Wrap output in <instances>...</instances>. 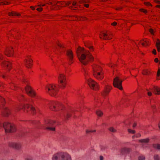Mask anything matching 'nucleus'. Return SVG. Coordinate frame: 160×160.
Listing matches in <instances>:
<instances>
[{
  "instance_id": "3c124183",
  "label": "nucleus",
  "mask_w": 160,
  "mask_h": 160,
  "mask_svg": "<svg viewBox=\"0 0 160 160\" xmlns=\"http://www.w3.org/2000/svg\"><path fill=\"white\" fill-rule=\"evenodd\" d=\"M100 160H103V157L102 156H100Z\"/></svg>"
},
{
  "instance_id": "2eb2a0df",
  "label": "nucleus",
  "mask_w": 160,
  "mask_h": 160,
  "mask_svg": "<svg viewBox=\"0 0 160 160\" xmlns=\"http://www.w3.org/2000/svg\"><path fill=\"white\" fill-rule=\"evenodd\" d=\"M67 55L69 58V63L71 64L72 63V61L73 59V55L72 52L70 50H68L67 52Z\"/></svg>"
},
{
  "instance_id": "e2e57ef3",
  "label": "nucleus",
  "mask_w": 160,
  "mask_h": 160,
  "mask_svg": "<svg viewBox=\"0 0 160 160\" xmlns=\"http://www.w3.org/2000/svg\"><path fill=\"white\" fill-rule=\"evenodd\" d=\"M5 75H2V77L4 78H5Z\"/></svg>"
},
{
  "instance_id": "ea45409f",
  "label": "nucleus",
  "mask_w": 160,
  "mask_h": 160,
  "mask_svg": "<svg viewBox=\"0 0 160 160\" xmlns=\"http://www.w3.org/2000/svg\"><path fill=\"white\" fill-rule=\"evenodd\" d=\"M70 114L69 113H67L66 116H65V117L67 119L68 118L70 117Z\"/></svg>"
},
{
  "instance_id": "9b49d317",
  "label": "nucleus",
  "mask_w": 160,
  "mask_h": 160,
  "mask_svg": "<svg viewBox=\"0 0 160 160\" xmlns=\"http://www.w3.org/2000/svg\"><path fill=\"white\" fill-rule=\"evenodd\" d=\"M8 146L17 150H19L21 148V145L20 143L10 142L8 143Z\"/></svg>"
},
{
  "instance_id": "69168bd1",
  "label": "nucleus",
  "mask_w": 160,
  "mask_h": 160,
  "mask_svg": "<svg viewBox=\"0 0 160 160\" xmlns=\"http://www.w3.org/2000/svg\"><path fill=\"white\" fill-rule=\"evenodd\" d=\"M128 132H130V129H128Z\"/></svg>"
},
{
  "instance_id": "f704fd0d",
  "label": "nucleus",
  "mask_w": 160,
  "mask_h": 160,
  "mask_svg": "<svg viewBox=\"0 0 160 160\" xmlns=\"http://www.w3.org/2000/svg\"><path fill=\"white\" fill-rule=\"evenodd\" d=\"M101 149L102 151H103L106 148V147L105 146L102 145L100 146Z\"/></svg>"
},
{
  "instance_id": "a18cd8bd",
  "label": "nucleus",
  "mask_w": 160,
  "mask_h": 160,
  "mask_svg": "<svg viewBox=\"0 0 160 160\" xmlns=\"http://www.w3.org/2000/svg\"><path fill=\"white\" fill-rule=\"evenodd\" d=\"M36 9L38 11H41L42 10V8H37Z\"/></svg>"
},
{
  "instance_id": "4be33fe9",
  "label": "nucleus",
  "mask_w": 160,
  "mask_h": 160,
  "mask_svg": "<svg viewBox=\"0 0 160 160\" xmlns=\"http://www.w3.org/2000/svg\"><path fill=\"white\" fill-rule=\"evenodd\" d=\"M157 41L156 42V46L157 50L158 52L160 51V41L158 39H157Z\"/></svg>"
},
{
  "instance_id": "c756f323",
  "label": "nucleus",
  "mask_w": 160,
  "mask_h": 160,
  "mask_svg": "<svg viewBox=\"0 0 160 160\" xmlns=\"http://www.w3.org/2000/svg\"><path fill=\"white\" fill-rule=\"evenodd\" d=\"M154 160H160V157L158 155H155L154 156Z\"/></svg>"
},
{
  "instance_id": "4468645a",
  "label": "nucleus",
  "mask_w": 160,
  "mask_h": 160,
  "mask_svg": "<svg viewBox=\"0 0 160 160\" xmlns=\"http://www.w3.org/2000/svg\"><path fill=\"white\" fill-rule=\"evenodd\" d=\"M23 108H24L25 109H30L31 110L32 112H33V113H34V111L35 110L34 108L32 106L28 104L26 105L25 106H22V108H17V109L18 110L20 109Z\"/></svg>"
},
{
  "instance_id": "1a4fd4ad",
  "label": "nucleus",
  "mask_w": 160,
  "mask_h": 160,
  "mask_svg": "<svg viewBox=\"0 0 160 160\" xmlns=\"http://www.w3.org/2000/svg\"><path fill=\"white\" fill-rule=\"evenodd\" d=\"M49 106L50 109L53 111H57V107H61L62 108L63 107L62 104L53 101L49 103Z\"/></svg>"
},
{
  "instance_id": "052dcab7",
  "label": "nucleus",
  "mask_w": 160,
  "mask_h": 160,
  "mask_svg": "<svg viewBox=\"0 0 160 160\" xmlns=\"http://www.w3.org/2000/svg\"><path fill=\"white\" fill-rule=\"evenodd\" d=\"M31 8L32 9H33V10H34V9H35V8H34V7H31Z\"/></svg>"
},
{
  "instance_id": "cd10ccee",
  "label": "nucleus",
  "mask_w": 160,
  "mask_h": 160,
  "mask_svg": "<svg viewBox=\"0 0 160 160\" xmlns=\"http://www.w3.org/2000/svg\"><path fill=\"white\" fill-rule=\"evenodd\" d=\"M96 113L99 116H101L102 114V112L100 111H97L96 112Z\"/></svg>"
},
{
  "instance_id": "e433bc0d",
  "label": "nucleus",
  "mask_w": 160,
  "mask_h": 160,
  "mask_svg": "<svg viewBox=\"0 0 160 160\" xmlns=\"http://www.w3.org/2000/svg\"><path fill=\"white\" fill-rule=\"evenodd\" d=\"M147 91H148L147 94L149 96H151V95H152V92L150 91H149L148 90V89L147 90Z\"/></svg>"
},
{
  "instance_id": "c85d7f7f",
  "label": "nucleus",
  "mask_w": 160,
  "mask_h": 160,
  "mask_svg": "<svg viewBox=\"0 0 160 160\" xmlns=\"http://www.w3.org/2000/svg\"><path fill=\"white\" fill-rule=\"evenodd\" d=\"M145 158V157L142 155H140L138 157V160H144Z\"/></svg>"
},
{
  "instance_id": "aec40b11",
  "label": "nucleus",
  "mask_w": 160,
  "mask_h": 160,
  "mask_svg": "<svg viewBox=\"0 0 160 160\" xmlns=\"http://www.w3.org/2000/svg\"><path fill=\"white\" fill-rule=\"evenodd\" d=\"M32 60L29 58L28 59H26L25 62L26 67L28 68H30L32 65Z\"/></svg>"
},
{
  "instance_id": "393cba45",
  "label": "nucleus",
  "mask_w": 160,
  "mask_h": 160,
  "mask_svg": "<svg viewBox=\"0 0 160 160\" xmlns=\"http://www.w3.org/2000/svg\"><path fill=\"white\" fill-rule=\"evenodd\" d=\"M85 46L87 47H88V48H89L90 50H93V47L91 46V42H88V43H87L85 44Z\"/></svg>"
},
{
  "instance_id": "09e8293b",
  "label": "nucleus",
  "mask_w": 160,
  "mask_h": 160,
  "mask_svg": "<svg viewBox=\"0 0 160 160\" xmlns=\"http://www.w3.org/2000/svg\"><path fill=\"white\" fill-rule=\"evenodd\" d=\"M137 124L136 122H134L132 125V127L134 128H135Z\"/></svg>"
},
{
  "instance_id": "72a5a7b5",
  "label": "nucleus",
  "mask_w": 160,
  "mask_h": 160,
  "mask_svg": "<svg viewBox=\"0 0 160 160\" xmlns=\"http://www.w3.org/2000/svg\"><path fill=\"white\" fill-rule=\"evenodd\" d=\"M140 134L139 133H138V134H137V135H134L132 136V138L133 139H134L135 138V137L138 138V137H140Z\"/></svg>"
},
{
  "instance_id": "a211bd4d",
  "label": "nucleus",
  "mask_w": 160,
  "mask_h": 160,
  "mask_svg": "<svg viewBox=\"0 0 160 160\" xmlns=\"http://www.w3.org/2000/svg\"><path fill=\"white\" fill-rule=\"evenodd\" d=\"M129 152V149L126 147L122 148L120 151L121 154L122 155H125L128 154Z\"/></svg>"
},
{
  "instance_id": "8fccbe9b",
  "label": "nucleus",
  "mask_w": 160,
  "mask_h": 160,
  "mask_svg": "<svg viewBox=\"0 0 160 160\" xmlns=\"http://www.w3.org/2000/svg\"><path fill=\"white\" fill-rule=\"evenodd\" d=\"M152 52L154 54H156V50L155 49L153 50V51Z\"/></svg>"
},
{
  "instance_id": "dca6fc26",
  "label": "nucleus",
  "mask_w": 160,
  "mask_h": 160,
  "mask_svg": "<svg viewBox=\"0 0 160 160\" xmlns=\"http://www.w3.org/2000/svg\"><path fill=\"white\" fill-rule=\"evenodd\" d=\"M151 89L155 94H160V88L154 86L153 88H151Z\"/></svg>"
},
{
  "instance_id": "774afa93",
  "label": "nucleus",
  "mask_w": 160,
  "mask_h": 160,
  "mask_svg": "<svg viewBox=\"0 0 160 160\" xmlns=\"http://www.w3.org/2000/svg\"><path fill=\"white\" fill-rule=\"evenodd\" d=\"M13 160V159H11V160Z\"/></svg>"
},
{
  "instance_id": "f257e3e1",
  "label": "nucleus",
  "mask_w": 160,
  "mask_h": 160,
  "mask_svg": "<svg viewBox=\"0 0 160 160\" xmlns=\"http://www.w3.org/2000/svg\"><path fill=\"white\" fill-rule=\"evenodd\" d=\"M77 56L80 62L84 65H86L89 60H93V58L88 51L83 52V49L79 48L77 50Z\"/></svg>"
},
{
  "instance_id": "4d7b16f0",
  "label": "nucleus",
  "mask_w": 160,
  "mask_h": 160,
  "mask_svg": "<svg viewBox=\"0 0 160 160\" xmlns=\"http://www.w3.org/2000/svg\"><path fill=\"white\" fill-rule=\"evenodd\" d=\"M142 41H143L144 42L146 43V45H148V42L147 41H144V40H142Z\"/></svg>"
},
{
  "instance_id": "f03ea898",
  "label": "nucleus",
  "mask_w": 160,
  "mask_h": 160,
  "mask_svg": "<svg viewBox=\"0 0 160 160\" xmlns=\"http://www.w3.org/2000/svg\"><path fill=\"white\" fill-rule=\"evenodd\" d=\"M93 74L97 79L99 80L102 79L104 77L103 73L101 67L98 65L94 64L92 65Z\"/></svg>"
},
{
  "instance_id": "79ce46f5",
  "label": "nucleus",
  "mask_w": 160,
  "mask_h": 160,
  "mask_svg": "<svg viewBox=\"0 0 160 160\" xmlns=\"http://www.w3.org/2000/svg\"><path fill=\"white\" fill-rule=\"evenodd\" d=\"M157 75L158 76H159L160 75V69L159 68H158V69Z\"/></svg>"
},
{
  "instance_id": "0e129e2a",
  "label": "nucleus",
  "mask_w": 160,
  "mask_h": 160,
  "mask_svg": "<svg viewBox=\"0 0 160 160\" xmlns=\"http://www.w3.org/2000/svg\"><path fill=\"white\" fill-rule=\"evenodd\" d=\"M158 127L160 129V124H159L158 125Z\"/></svg>"
},
{
  "instance_id": "423d86ee",
  "label": "nucleus",
  "mask_w": 160,
  "mask_h": 160,
  "mask_svg": "<svg viewBox=\"0 0 160 160\" xmlns=\"http://www.w3.org/2000/svg\"><path fill=\"white\" fill-rule=\"evenodd\" d=\"M55 124V122L54 121L48 120L45 121V126L44 127L48 130L54 131L55 130V128L54 127H52L54 126Z\"/></svg>"
},
{
  "instance_id": "864d4df0",
  "label": "nucleus",
  "mask_w": 160,
  "mask_h": 160,
  "mask_svg": "<svg viewBox=\"0 0 160 160\" xmlns=\"http://www.w3.org/2000/svg\"><path fill=\"white\" fill-rule=\"evenodd\" d=\"M58 46L59 47H61H61H63V46H62V45L61 44H60L58 43Z\"/></svg>"
},
{
  "instance_id": "ddd939ff",
  "label": "nucleus",
  "mask_w": 160,
  "mask_h": 160,
  "mask_svg": "<svg viewBox=\"0 0 160 160\" xmlns=\"http://www.w3.org/2000/svg\"><path fill=\"white\" fill-rule=\"evenodd\" d=\"M112 88V87L109 85H106L104 91L102 93V95L105 96L108 94Z\"/></svg>"
},
{
  "instance_id": "412c9836",
  "label": "nucleus",
  "mask_w": 160,
  "mask_h": 160,
  "mask_svg": "<svg viewBox=\"0 0 160 160\" xmlns=\"http://www.w3.org/2000/svg\"><path fill=\"white\" fill-rule=\"evenodd\" d=\"M107 34L103 32L102 35H101L100 38L105 40L110 39V38L109 37H107Z\"/></svg>"
},
{
  "instance_id": "5fc2aeb1",
  "label": "nucleus",
  "mask_w": 160,
  "mask_h": 160,
  "mask_svg": "<svg viewBox=\"0 0 160 160\" xmlns=\"http://www.w3.org/2000/svg\"><path fill=\"white\" fill-rule=\"evenodd\" d=\"M155 61L156 62H158V58H156L155 59Z\"/></svg>"
},
{
  "instance_id": "5701e85b",
  "label": "nucleus",
  "mask_w": 160,
  "mask_h": 160,
  "mask_svg": "<svg viewBox=\"0 0 160 160\" xmlns=\"http://www.w3.org/2000/svg\"><path fill=\"white\" fill-rule=\"evenodd\" d=\"M8 15L10 16H19L20 15V14L19 13H18L16 12L12 11L11 12H9L8 13Z\"/></svg>"
},
{
  "instance_id": "6e6d98bb",
  "label": "nucleus",
  "mask_w": 160,
  "mask_h": 160,
  "mask_svg": "<svg viewBox=\"0 0 160 160\" xmlns=\"http://www.w3.org/2000/svg\"><path fill=\"white\" fill-rule=\"evenodd\" d=\"M141 43V44L143 46H145V43L144 42L142 43L141 42V41H140V42H139V43Z\"/></svg>"
},
{
  "instance_id": "4c0bfd02",
  "label": "nucleus",
  "mask_w": 160,
  "mask_h": 160,
  "mask_svg": "<svg viewBox=\"0 0 160 160\" xmlns=\"http://www.w3.org/2000/svg\"><path fill=\"white\" fill-rule=\"evenodd\" d=\"M140 11L143 12L145 13H146L147 12L146 10H145V9H142V8L141 9H140Z\"/></svg>"
},
{
  "instance_id": "7ed1b4c3",
  "label": "nucleus",
  "mask_w": 160,
  "mask_h": 160,
  "mask_svg": "<svg viewBox=\"0 0 160 160\" xmlns=\"http://www.w3.org/2000/svg\"><path fill=\"white\" fill-rule=\"evenodd\" d=\"M52 160H71V157L66 152H59L54 155Z\"/></svg>"
},
{
  "instance_id": "bb28decb",
  "label": "nucleus",
  "mask_w": 160,
  "mask_h": 160,
  "mask_svg": "<svg viewBox=\"0 0 160 160\" xmlns=\"http://www.w3.org/2000/svg\"><path fill=\"white\" fill-rule=\"evenodd\" d=\"M149 139L148 138L139 140V142L141 143H147L149 142Z\"/></svg>"
},
{
  "instance_id": "603ef678",
  "label": "nucleus",
  "mask_w": 160,
  "mask_h": 160,
  "mask_svg": "<svg viewBox=\"0 0 160 160\" xmlns=\"http://www.w3.org/2000/svg\"><path fill=\"white\" fill-rule=\"evenodd\" d=\"M131 133H134L135 132V131L134 130H132L131 129Z\"/></svg>"
},
{
  "instance_id": "6e6552de",
  "label": "nucleus",
  "mask_w": 160,
  "mask_h": 160,
  "mask_svg": "<svg viewBox=\"0 0 160 160\" xmlns=\"http://www.w3.org/2000/svg\"><path fill=\"white\" fill-rule=\"evenodd\" d=\"M122 81L118 77H116L114 79L113 82V85L115 87L117 88L120 90H122Z\"/></svg>"
},
{
  "instance_id": "f3484780",
  "label": "nucleus",
  "mask_w": 160,
  "mask_h": 160,
  "mask_svg": "<svg viewBox=\"0 0 160 160\" xmlns=\"http://www.w3.org/2000/svg\"><path fill=\"white\" fill-rule=\"evenodd\" d=\"M2 114L5 116H8L10 113V110L7 107H4L2 111Z\"/></svg>"
},
{
  "instance_id": "0eeeda50",
  "label": "nucleus",
  "mask_w": 160,
  "mask_h": 160,
  "mask_svg": "<svg viewBox=\"0 0 160 160\" xmlns=\"http://www.w3.org/2000/svg\"><path fill=\"white\" fill-rule=\"evenodd\" d=\"M86 79L88 84L91 88L95 90L98 89V85L96 82L91 78L88 79L86 78Z\"/></svg>"
},
{
  "instance_id": "338daca9",
  "label": "nucleus",
  "mask_w": 160,
  "mask_h": 160,
  "mask_svg": "<svg viewBox=\"0 0 160 160\" xmlns=\"http://www.w3.org/2000/svg\"><path fill=\"white\" fill-rule=\"evenodd\" d=\"M72 6H70L69 8H72Z\"/></svg>"
},
{
  "instance_id": "c03bdc74",
  "label": "nucleus",
  "mask_w": 160,
  "mask_h": 160,
  "mask_svg": "<svg viewBox=\"0 0 160 160\" xmlns=\"http://www.w3.org/2000/svg\"><path fill=\"white\" fill-rule=\"evenodd\" d=\"M145 4L147 6H152L151 4H150V3H149V2H145Z\"/></svg>"
},
{
  "instance_id": "13d9d810",
  "label": "nucleus",
  "mask_w": 160,
  "mask_h": 160,
  "mask_svg": "<svg viewBox=\"0 0 160 160\" xmlns=\"http://www.w3.org/2000/svg\"><path fill=\"white\" fill-rule=\"evenodd\" d=\"M71 3V2H69L67 3L66 5L67 6H69V5Z\"/></svg>"
},
{
  "instance_id": "bf43d9fd",
  "label": "nucleus",
  "mask_w": 160,
  "mask_h": 160,
  "mask_svg": "<svg viewBox=\"0 0 160 160\" xmlns=\"http://www.w3.org/2000/svg\"><path fill=\"white\" fill-rule=\"evenodd\" d=\"M152 108L153 109L154 108H155V106L154 105H152Z\"/></svg>"
},
{
  "instance_id": "7c9ffc66",
  "label": "nucleus",
  "mask_w": 160,
  "mask_h": 160,
  "mask_svg": "<svg viewBox=\"0 0 160 160\" xmlns=\"http://www.w3.org/2000/svg\"><path fill=\"white\" fill-rule=\"evenodd\" d=\"M154 1L156 3L160 4V5H158L156 6V7L160 8V1L157 0H154Z\"/></svg>"
},
{
  "instance_id": "a19ab883",
  "label": "nucleus",
  "mask_w": 160,
  "mask_h": 160,
  "mask_svg": "<svg viewBox=\"0 0 160 160\" xmlns=\"http://www.w3.org/2000/svg\"><path fill=\"white\" fill-rule=\"evenodd\" d=\"M149 31L152 34H154L153 30L151 28L149 29Z\"/></svg>"
},
{
  "instance_id": "37998d69",
  "label": "nucleus",
  "mask_w": 160,
  "mask_h": 160,
  "mask_svg": "<svg viewBox=\"0 0 160 160\" xmlns=\"http://www.w3.org/2000/svg\"><path fill=\"white\" fill-rule=\"evenodd\" d=\"M25 160H32V158L31 157H27L25 158Z\"/></svg>"
},
{
  "instance_id": "9d476101",
  "label": "nucleus",
  "mask_w": 160,
  "mask_h": 160,
  "mask_svg": "<svg viewBox=\"0 0 160 160\" xmlns=\"http://www.w3.org/2000/svg\"><path fill=\"white\" fill-rule=\"evenodd\" d=\"M0 63L2 64L3 66L7 67L9 70L11 69V63L10 62H7L3 59L2 55L0 54Z\"/></svg>"
},
{
  "instance_id": "39448f33",
  "label": "nucleus",
  "mask_w": 160,
  "mask_h": 160,
  "mask_svg": "<svg viewBox=\"0 0 160 160\" xmlns=\"http://www.w3.org/2000/svg\"><path fill=\"white\" fill-rule=\"evenodd\" d=\"M59 86L61 88H64L66 84V78L64 75L60 74L58 77Z\"/></svg>"
},
{
  "instance_id": "49530a36",
  "label": "nucleus",
  "mask_w": 160,
  "mask_h": 160,
  "mask_svg": "<svg viewBox=\"0 0 160 160\" xmlns=\"http://www.w3.org/2000/svg\"><path fill=\"white\" fill-rule=\"evenodd\" d=\"M72 5L74 6H76V5H77V2H75V1H73L72 2Z\"/></svg>"
},
{
  "instance_id": "473e14b6",
  "label": "nucleus",
  "mask_w": 160,
  "mask_h": 160,
  "mask_svg": "<svg viewBox=\"0 0 160 160\" xmlns=\"http://www.w3.org/2000/svg\"><path fill=\"white\" fill-rule=\"evenodd\" d=\"M149 73V71L147 70H145L143 72L144 75H148Z\"/></svg>"
},
{
  "instance_id": "de8ad7c7",
  "label": "nucleus",
  "mask_w": 160,
  "mask_h": 160,
  "mask_svg": "<svg viewBox=\"0 0 160 160\" xmlns=\"http://www.w3.org/2000/svg\"><path fill=\"white\" fill-rule=\"evenodd\" d=\"M117 24V23L116 22H114L112 23V25L113 26H116Z\"/></svg>"
},
{
  "instance_id": "58836bf2",
  "label": "nucleus",
  "mask_w": 160,
  "mask_h": 160,
  "mask_svg": "<svg viewBox=\"0 0 160 160\" xmlns=\"http://www.w3.org/2000/svg\"><path fill=\"white\" fill-rule=\"evenodd\" d=\"M33 124H36V125H38L39 123V122L38 121H32V122Z\"/></svg>"
},
{
  "instance_id": "680f3d73",
  "label": "nucleus",
  "mask_w": 160,
  "mask_h": 160,
  "mask_svg": "<svg viewBox=\"0 0 160 160\" xmlns=\"http://www.w3.org/2000/svg\"><path fill=\"white\" fill-rule=\"evenodd\" d=\"M84 72H85V74H87V73L86 71V70H84Z\"/></svg>"
},
{
  "instance_id": "2f4dec72",
  "label": "nucleus",
  "mask_w": 160,
  "mask_h": 160,
  "mask_svg": "<svg viewBox=\"0 0 160 160\" xmlns=\"http://www.w3.org/2000/svg\"><path fill=\"white\" fill-rule=\"evenodd\" d=\"M109 129L110 131L113 132H115L116 131L115 129H114L113 127H112L110 128H109Z\"/></svg>"
},
{
  "instance_id": "a878e982",
  "label": "nucleus",
  "mask_w": 160,
  "mask_h": 160,
  "mask_svg": "<svg viewBox=\"0 0 160 160\" xmlns=\"http://www.w3.org/2000/svg\"><path fill=\"white\" fill-rule=\"evenodd\" d=\"M153 147L155 149L160 150V144L158 143L153 144Z\"/></svg>"
},
{
  "instance_id": "c9c22d12",
  "label": "nucleus",
  "mask_w": 160,
  "mask_h": 160,
  "mask_svg": "<svg viewBox=\"0 0 160 160\" xmlns=\"http://www.w3.org/2000/svg\"><path fill=\"white\" fill-rule=\"evenodd\" d=\"M96 132V130H87L86 131V132L87 133H90V132Z\"/></svg>"
},
{
  "instance_id": "6ab92c4d",
  "label": "nucleus",
  "mask_w": 160,
  "mask_h": 160,
  "mask_svg": "<svg viewBox=\"0 0 160 160\" xmlns=\"http://www.w3.org/2000/svg\"><path fill=\"white\" fill-rule=\"evenodd\" d=\"M5 54L8 57H11L13 55V50L12 48H8L7 49L5 52Z\"/></svg>"
},
{
  "instance_id": "b1692460",
  "label": "nucleus",
  "mask_w": 160,
  "mask_h": 160,
  "mask_svg": "<svg viewBox=\"0 0 160 160\" xmlns=\"http://www.w3.org/2000/svg\"><path fill=\"white\" fill-rule=\"evenodd\" d=\"M89 1L88 0H82L81 2V3H86L89 2ZM84 6L86 8H88L89 7V5L88 4H84Z\"/></svg>"
},
{
  "instance_id": "20e7f679",
  "label": "nucleus",
  "mask_w": 160,
  "mask_h": 160,
  "mask_svg": "<svg viewBox=\"0 0 160 160\" xmlns=\"http://www.w3.org/2000/svg\"><path fill=\"white\" fill-rule=\"evenodd\" d=\"M47 92L51 96H54L57 93L58 91V88L55 85L50 84L46 87Z\"/></svg>"
},
{
  "instance_id": "f8f14e48",
  "label": "nucleus",
  "mask_w": 160,
  "mask_h": 160,
  "mask_svg": "<svg viewBox=\"0 0 160 160\" xmlns=\"http://www.w3.org/2000/svg\"><path fill=\"white\" fill-rule=\"evenodd\" d=\"M25 89L27 94L30 96L33 97L35 96L36 94L34 91L29 86H27Z\"/></svg>"
}]
</instances>
